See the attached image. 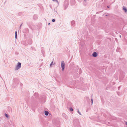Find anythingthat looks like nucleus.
Returning <instances> with one entry per match:
<instances>
[{"instance_id":"21","label":"nucleus","mask_w":127,"mask_h":127,"mask_svg":"<svg viewBox=\"0 0 127 127\" xmlns=\"http://www.w3.org/2000/svg\"><path fill=\"white\" fill-rule=\"evenodd\" d=\"M57 10V8H55L54 9V11L55 12H56V10Z\"/></svg>"},{"instance_id":"35","label":"nucleus","mask_w":127,"mask_h":127,"mask_svg":"<svg viewBox=\"0 0 127 127\" xmlns=\"http://www.w3.org/2000/svg\"><path fill=\"white\" fill-rule=\"evenodd\" d=\"M26 29L27 30H28V29H27H27Z\"/></svg>"},{"instance_id":"39","label":"nucleus","mask_w":127,"mask_h":127,"mask_svg":"<svg viewBox=\"0 0 127 127\" xmlns=\"http://www.w3.org/2000/svg\"><path fill=\"white\" fill-rule=\"evenodd\" d=\"M87 98H88V99H89V97H87Z\"/></svg>"},{"instance_id":"3","label":"nucleus","mask_w":127,"mask_h":127,"mask_svg":"<svg viewBox=\"0 0 127 127\" xmlns=\"http://www.w3.org/2000/svg\"><path fill=\"white\" fill-rule=\"evenodd\" d=\"M21 63L20 62L18 63L16 65V67L15 68L16 70H18L21 67Z\"/></svg>"},{"instance_id":"14","label":"nucleus","mask_w":127,"mask_h":127,"mask_svg":"<svg viewBox=\"0 0 127 127\" xmlns=\"http://www.w3.org/2000/svg\"><path fill=\"white\" fill-rule=\"evenodd\" d=\"M115 1V0H110V2H111L112 3H113Z\"/></svg>"},{"instance_id":"29","label":"nucleus","mask_w":127,"mask_h":127,"mask_svg":"<svg viewBox=\"0 0 127 127\" xmlns=\"http://www.w3.org/2000/svg\"><path fill=\"white\" fill-rule=\"evenodd\" d=\"M115 40L116 41L117 40V39L116 38H115Z\"/></svg>"},{"instance_id":"19","label":"nucleus","mask_w":127,"mask_h":127,"mask_svg":"<svg viewBox=\"0 0 127 127\" xmlns=\"http://www.w3.org/2000/svg\"><path fill=\"white\" fill-rule=\"evenodd\" d=\"M55 19H52V21L53 22H55Z\"/></svg>"},{"instance_id":"11","label":"nucleus","mask_w":127,"mask_h":127,"mask_svg":"<svg viewBox=\"0 0 127 127\" xmlns=\"http://www.w3.org/2000/svg\"><path fill=\"white\" fill-rule=\"evenodd\" d=\"M93 96V95H92V96H91V97H92V98H91V103H92V105L93 103V99L92 98V96Z\"/></svg>"},{"instance_id":"27","label":"nucleus","mask_w":127,"mask_h":127,"mask_svg":"<svg viewBox=\"0 0 127 127\" xmlns=\"http://www.w3.org/2000/svg\"><path fill=\"white\" fill-rule=\"evenodd\" d=\"M107 7L108 8H109L110 7H109V6H107Z\"/></svg>"},{"instance_id":"13","label":"nucleus","mask_w":127,"mask_h":127,"mask_svg":"<svg viewBox=\"0 0 127 127\" xmlns=\"http://www.w3.org/2000/svg\"><path fill=\"white\" fill-rule=\"evenodd\" d=\"M4 115L7 118H8L9 117L8 115L6 113H5Z\"/></svg>"},{"instance_id":"20","label":"nucleus","mask_w":127,"mask_h":127,"mask_svg":"<svg viewBox=\"0 0 127 127\" xmlns=\"http://www.w3.org/2000/svg\"><path fill=\"white\" fill-rule=\"evenodd\" d=\"M118 6H117H117H115V9H117V8H118Z\"/></svg>"},{"instance_id":"18","label":"nucleus","mask_w":127,"mask_h":127,"mask_svg":"<svg viewBox=\"0 0 127 127\" xmlns=\"http://www.w3.org/2000/svg\"><path fill=\"white\" fill-rule=\"evenodd\" d=\"M67 7V6H65L64 7V9H65Z\"/></svg>"},{"instance_id":"32","label":"nucleus","mask_w":127,"mask_h":127,"mask_svg":"<svg viewBox=\"0 0 127 127\" xmlns=\"http://www.w3.org/2000/svg\"><path fill=\"white\" fill-rule=\"evenodd\" d=\"M32 43V42H31L29 44H31Z\"/></svg>"},{"instance_id":"22","label":"nucleus","mask_w":127,"mask_h":127,"mask_svg":"<svg viewBox=\"0 0 127 127\" xmlns=\"http://www.w3.org/2000/svg\"><path fill=\"white\" fill-rule=\"evenodd\" d=\"M55 1L56 2H57L58 4L59 3V2L58 0H56Z\"/></svg>"},{"instance_id":"5","label":"nucleus","mask_w":127,"mask_h":127,"mask_svg":"<svg viewBox=\"0 0 127 127\" xmlns=\"http://www.w3.org/2000/svg\"><path fill=\"white\" fill-rule=\"evenodd\" d=\"M38 93H35L34 95V96H33V97H35L36 98H38Z\"/></svg>"},{"instance_id":"30","label":"nucleus","mask_w":127,"mask_h":127,"mask_svg":"<svg viewBox=\"0 0 127 127\" xmlns=\"http://www.w3.org/2000/svg\"><path fill=\"white\" fill-rule=\"evenodd\" d=\"M58 125V127L59 126H60V124H58V125Z\"/></svg>"},{"instance_id":"23","label":"nucleus","mask_w":127,"mask_h":127,"mask_svg":"<svg viewBox=\"0 0 127 127\" xmlns=\"http://www.w3.org/2000/svg\"><path fill=\"white\" fill-rule=\"evenodd\" d=\"M17 31L15 32V35H17Z\"/></svg>"},{"instance_id":"17","label":"nucleus","mask_w":127,"mask_h":127,"mask_svg":"<svg viewBox=\"0 0 127 127\" xmlns=\"http://www.w3.org/2000/svg\"><path fill=\"white\" fill-rule=\"evenodd\" d=\"M53 62H52L50 64V67H51L52 65H53Z\"/></svg>"},{"instance_id":"6","label":"nucleus","mask_w":127,"mask_h":127,"mask_svg":"<svg viewBox=\"0 0 127 127\" xmlns=\"http://www.w3.org/2000/svg\"><path fill=\"white\" fill-rule=\"evenodd\" d=\"M71 24L72 26H74V25L75 24V22L73 20L71 22Z\"/></svg>"},{"instance_id":"37","label":"nucleus","mask_w":127,"mask_h":127,"mask_svg":"<svg viewBox=\"0 0 127 127\" xmlns=\"http://www.w3.org/2000/svg\"><path fill=\"white\" fill-rule=\"evenodd\" d=\"M86 1V0H84V1Z\"/></svg>"},{"instance_id":"28","label":"nucleus","mask_w":127,"mask_h":127,"mask_svg":"<svg viewBox=\"0 0 127 127\" xmlns=\"http://www.w3.org/2000/svg\"><path fill=\"white\" fill-rule=\"evenodd\" d=\"M126 125L127 126V122H126Z\"/></svg>"},{"instance_id":"12","label":"nucleus","mask_w":127,"mask_h":127,"mask_svg":"<svg viewBox=\"0 0 127 127\" xmlns=\"http://www.w3.org/2000/svg\"><path fill=\"white\" fill-rule=\"evenodd\" d=\"M16 80L17 81V83H18V79H17L15 78L14 79V82H15V81Z\"/></svg>"},{"instance_id":"1","label":"nucleus","mask_w":127,"mask_h":127,"mask_svg":"<svg viewBox=\"0 0 127 127\" xmlns=\"http://www.w3.org/2000/svg\"><path fill=\"white\" fill-rule=\"evenodd\" d=\"M73 124L75 127H79L80 126L79 121L78 119H76L74 120Z\"/></svg>"},{"instance_id":"42","label":"nucleus","mask_w":127,"mask_h":127,"mask_svg":"<svg viewBox=\"0 0 127 127\" xmlns=\"http://www.w3.org/2000/svg\"><path fill=\"white\" fill-rule=\"evenodd\" d=\"M0 121H1V119H0Z\"/></svg>"},{"instance_id":"2","label":"nucleus","mask_w":127,"mask_h":127,"mask_svg":"<svg viewBox=\"0 0 127 127\" xmlns=\"http://www.w3.org/2000/svg\"><path fill=\"white\" fill-rule=\"evenodd\" d=\"M61 66L62 70L63 71L65 68V63L64 61H62L61 62Z\"/></svg>"},{"instance_id":"7","label":"nucleus","mask_w":127,"mask_h":127,"mask_svg":"<svg viewBox=\"0 0 127 127\" xmlns=\"http://www.w3.org/2000/svg\"><path fill=\"white\" fill-rule=\"evenodd\" d=\"M124 76L125 75L124 74H121V76H120V77L122 79L124 78Z\"/></svg>"},{"instance_id":"8","label":"nucleus","mask_w":127,"mask_h":127,"mask_svg":"<svg viewBox=\"0 0 127 127\" xmlns=\"http://www.w3.org/2000/svg\"><path fill=\"white\" fill-rule=\"evenodd\" d=\"M123 9L125 12H126L127 11V9L126 7H123Z\"/></svg>"},{"instance_id":"26","label":"nucleus","mask_w":127,"mask_h":127,"mask_svg":"<svg viewBox=\"0 0 127 127\" xmlns=\"http://www.w3.org/2000/svg\"><path fill=\"white\" fill-rule=\"evenodd\" d=\"M22 24H21L20 25V28H21V26H22Z\"/></svg>"},{"instance_id":"34","label":"nucleus","mask_w":127,"mask_h":127,"mask_svg":"<svg viewBox=\"0 0 127 127\" xmlns=\"http://www.w3.org/2000/svg\"><path fill=\"white\" fill-rule=\"evenodd\" d=\"M53 1H55L56 0H52Z\"/></svg>"},{"instance_id":"24","label":"nucleus","mask_w":127,"mask_h":127,"mask_svg":"<svg viewBox=\"0 0 127 127\" xmlns=\"http://www.w3.org/2000/svg\"><path fill=\"white\" fill-rule=\"evenodd\" d=\"M17 38V35H15V38L16 39Z\"/></svg>"},{"instance_id":"31","label":"nucleus","mask_w":127,"mask_h":127,"mask_svg":"<svg viewBox=\"0 0 127 127\" xmlns=\"http://www.w3.org/2000/svg\"><path fill=\"white\" fill-rule=\"evenodd\" d=\"M50 23H48V25H50Z\"/></svg>"},{"instance_id":"38","label":"nucleus","mask_w":127,"mask_h":127,"mask_svg":"<svg viewBox=\"0 0 127 127\" xmlns=\"http://www.w3.org/2000/svg\"><path fill=\"white\" fill-rule=\"evenodd\" d=\"M105 16H107L108 15H105Z\"/></svg>"},{"instance_id":"25","label":"nucleus","mask_w":127,"mask_h":127,"mask_svg":"<svg viewBox=\"0 0 127 127\" xmlns=\"http://www.w3.org/2000/svg\"><path fill=\"white\" fill-rule=\"evenodd\" d=\"M117 94L118 95H119V92H117Z\"/></svg>"},{"instance_id":"9","label":"nucleus","mask_w":127,"mask_h":127,"mask_svg":"<svg viewBox=\"0 0 127 127\" xmlns=\"http://www.w3.org/2000/svg\"><path fill=\"white\" fill-rule=\"evenodd\" d=\"M63 115L66 119H67L68 118L66 116V115L64 113L63 114Z\"/></svg>"},{"instance_id":"33","label":"nucleus","mask_w":127,"mask_h":127,"mask_svg":"<svg viewBox=\"0 0 127 127\" xmlns=\"http://www.w3.org/2000/svg\"><path fill=\"white\" fill-rule=\"evenodd\" d=\"M118 50H119V49L118 48L117 49V51Z\"/></svg>"},{"instance_id":"10","label":"nucleus","mask_w":127,"mask_h":127,"mask_svg":"<svg viewBox=\"0 0 127 127\" xmlns=\"http://www.w3.org/2000/svg\"><path fill=\"white\" fill-rule=\"evenodd\" d=\"M44 114L45 115L47 116L49 114V112L47 111H44Z\"/></svg>"},{"instance_id":"40","label":"nucleus","mask_w":127,"mask_h":127,"mask_svg":"<svg viewBox=\"0 0 127 127\" xmlns=\"http://www.w3.org/2000/svg\"><path fill=\"white\" fill-rule=\"evenodd\" d=\"M120 37H121V35H120Z\"/></svg>"},{"instance_id":"41","label":"nucleus","mask_w":127,"mask_h":127,"mask_svg":"<svg viewBox=\"0 0 127 127\" xmlns=\"http://www.w3.org/2000/svg\"><path fill=\"white\" fill-rule=\"evenodd\" d=\"M119 59H120V60H121V59H121L120 58H119Z\"/></svg>"},{"instance_id":"15","label":"nucleus","mask_w":127,"mask_h":127,"mask_svg":"<svg viewBox=\"0 0 127 127\" xmlns=\"http://www.w3.org/2000/svg\"><path fill=\"white\" fill-rule=\"evenodd\" d=\"M77 112L79 113V114L80 115H81V113L79 112L78 109Z\"/></svg>"},{"instance_id":"4","label":"nucleus","mask_w":127,"mask_h":127,"mask_svg":"<svg viewBox=\"0 0 127 127\" xmlns=\"http://www.w3.org/2000/svg\"><path fill=\"white\" fill-rule=\"evenodd\" d=\"M98 55L97 53L96 52H94L92 54V55L94 57H96Z\"/></svg>"},{"instance_id":"16","label":"nucleus","mask_w":127,"mask_h":127,"mask_svg":"<svg viewBox=\"0 0 127 127\" xmlns=\"http://www.w3.org/2000/svg\"><path fill=\"white\" fill-rule=\"evenodd\" d=\"M70 110L71 111H73V109L72 108H70Z\"/></svg>"},{"instance_id":"36","label":"nucleus","mask_w":127,"mask_h":127,"mask_svg":"<svg viewBox=\"0 0 127 127\" xmlns=\"http://www.w3.org/2000/svg\"><path fill=\"white\" fill-rule=\"evenodd\" d=\"M118 88L119 90V87H118Z\"/></svg>"}]
</instances>
